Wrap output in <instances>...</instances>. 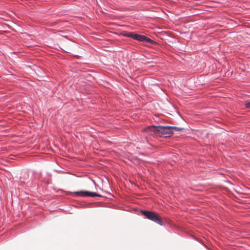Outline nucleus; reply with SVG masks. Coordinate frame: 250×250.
<instances>
[{"mask_svg":"<svg viewBox=\"0 0 250 250\" xmlns=\"http://www.w3.org/2000/svg\"><path fill=\"white\" fill-rule=\"evenodd\" d=\"M141 213L147 219L162 226L163 222L162 218L156 213L148 210H142Z\"/></svg>","mask_w":250,"mask_h":250,"instance_id":"f257e3e1","label":"nucleus"},{"mask_svg":"<svg viewBox=\"0 0 250 250\" xmlns=\"http://www.w3.org/2000/svg\"><path fill=\"white\" fill-rule=\"evenodd\" d=\"M158 132L159 136L163 137H170L173 133L172 126H159Z\"/></svg>","mask_w":250,"mask_h":250,"instance_id":"f03ea898","label":"nucleus"},{"mask_svg":"<svg viewBox=\"0 0 250 250\" xmlns=\"http://www.w3.org/2000/svg\"><path fill=\"white\" fill-rule=\"evenodd\" d=\"M159 126H149L144 129V131L149 135L159 136L158 130Z\"/></svg>","mask_w":250,"mask_h":250,"instance_id":"7ed1b4c3","label":"nucleus"},{"mask_svg":"<svg viewBox=\"0 0 250 250\" xmlns=\"http://www.w3.org/2000/svg\"><path fill=\"white\" fill-rule=\"evenodd\" d=\"M74 194L76 196H81V197H85V196H90V197H101V195L97 194L95 192L88 191H80L74 192Z\"/></svg>","mask_w":250,"mask_h":250,"instance_id":"20e7f679","label":"nucleus"},{"mask_svg":"<svg viewBox=\"0 0 250 250\" xmlns=\"http://www.w3.org/2000/svg\"><path fill=\"white\" fill-rule=\"evenodd\" d=\"M137 40L141 41V42H144L148 43H152L153 42V41L148 38L147 37H146L144 35H139L138 34V37L137 38Z\"/></svg>","mask_w":250,"mask_h":250,"instance_id":"39448f33","label":"nucleus"},{"mask_svg":"<svg viewBox=\"0 0 250 250\" xmlns=\"http://www.w3.org/2000/svg\"><path fill=\"white\" fill-rule=\"evenodd\" d=\"M123 36L132 38L133 33L125 32L123 34Z\"/></svg>","mask_w":250,"mask_h":250,"instance_id":"423d86ee","label":"nucleus"},{"mask_svg":"<svg viewBox=\"0 0 250 250\" xmlns=\"http://www.w3.org/2000/svg\"><path fill=\"white\" fill-rule=\"evenodd\" d=\"M172 131L173 132V130L174 131H181L183 129L182 128H180V127H173L172 126Z\"/></svg>","mask_w":250,"mask_h":250,"instance_id":"0eeeda50","label":"nucleus"},{"mask_svg":"<svg viewBox=\"0 0 250 250\" xmlns=\"http://www.w3.org/2000/svg\"><path fill=\"white\" fill-rule=\"evenodd\" d=\"M138 34L133 33L132 38L137 40Z\"/></svg>","mask_w":250,"mask_h":250,"instance_id":"6e6552de","label":"nucleus"},{"mask_svg":"<svg viewBox=\"0 0 250 250\" xmlns=\"http://www.w3.org/2000/svg\"><path fill=\"white\" fill-rule=\"evenodd\" d=\"M245 106L247 108H250V102L246 103Z\"/></svg>","mask_w":250,"mask_h":250,"instance_id":"1a4fd4ad","label":"nucleus"},{"mask_svg":"<svg viewBox=\"0 0 250 250\" xmlns=\"http://www.w3.org/2000/svg\"><path fill=\"white\" fill-rule=\"evenodd\" d=\"M28 176V175L27 174L26 172H24V174H23V178H26Z\"/></svg>","mask_w":250,"mask_h":250,"instance_id":"9d476101","label":"nucleus"}]
</instances>
